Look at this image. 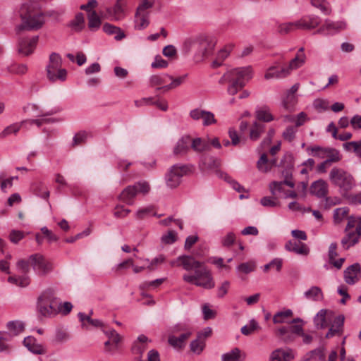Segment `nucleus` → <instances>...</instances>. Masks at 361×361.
<instances>
[{"instance_id":"052dcab7","label":"nucleus","mask_w":361,"mask_h":361,"mask_svg":"<svg viewBox=\"0 0 361 361\" xmlns=\"http://www.w3.org/2000/svg\"><path fill=\"white\" fill-rule=\"evenodd\" d=\"M153 207L149 206L145 208L139 209L136 212V218L138 219H142L151 215H155Z\"/></svg>"},{"instance_id":"09e8293b","label":"nucleus","mask_w":361,"mask_h":361,"mask_svg":"<svg viewBox=\"0 0 361 361\" xmlns=\"http://www.w3.org/2000/svg\"><path fill=\"white\" fill-rule=\"evenodd\" d=\"M298 102V98L295 94H286L283 99V106L288 111H292Z\"/></svg>"},{"instance_id":"37998d69","label":"nucleus","mask_w":361,"mask_h":361,"mask_svg":"<svg viewBox=\"0 0 361 361\" xmlns=\"http://www.w3.org/2000/svg\"><path fill=\"white\" fill-rule=\"evenodd\" d=\"M257 169L262 173H267L271 169L269 162V159L265 153H263L257 162Z\"/></svg>"},{"instance_id":"6ab92c4d","label":"nucleus","mask_w":361,"mask_h":361,"mask_svg":"<svg viewBox=\"0 0 361 361\" xmlns=\"http://www.w3.org/2000/svg\"><path fill=\"white\" fill-rule=\"evenodd\" d=\"M310 192L318 197H324L328 192V183L324 180H317L312 183Z\"/></svg>"},{"instance_id":"13d9d810","label":"nucleus","mask_w":361,"mask_h":361,"mask_svg":"<svg viewBox=\"0 0 361 361\" xmlns=\"http://www.w3.org/2000/svg\"><path fill=\"white\" fill-rule=\"evenodd\" d=\"M258 329H259V326L257 322L255 319H251L249 324L243 326L240 331L243 335L248 336Z\"/></svg>"},{"instance_id":"f257e3e1","label":"nucleus","mask_w":361,"mask_h":361,"mask_svg":"<svg viewBox=\"0 0 361 361\" xmlns=\"http://www.w3.org/2000/svg\"><path fill=\"white\" fill-rule=\"evenodd\" d=\"M16 266L18 270L24 273L25 275L18 277L9 276L8 281L22 288L27 287L30 283V277L26 275L30 267L39 276H44L53 270L52 263L39 253L31 255L27 260H18Z\"/></svg>"},{"instance_id":"b1692460","label":"nucleus","mask_w":361,"mask_h":361,"mask_svg":"<svg viewBox=\"0 0 361 361\" xmlns=\"http://www.w3.org/2000/svg\"><path fill=\"white\" fill-rule=\"evenodd\" d=\"M171 79V75L166 73L152 75L149 78V85L152 87H157V89L158 87L167 85Z\"/></svg>"},{"instance_id":"2f4dec72","label":"nucleus","mask_w":361,"mask_h":361,"mask_svg":"<svg viewBox=\"0 0 361 361\" xmlns=\"http://www.w3.org/2000/svg\"><path fill=\"white\" fill-rule=\"evenodd\" d=\"M188 74L183 75L176 78L171 76V79L170 80L169 84H167V85L158 87L157 90H161L164 92L170 90L174 89L180 85L182 83H183L186 80Z\"/></svg>"},{"instance_id":"5fc2aeb1","label":"nucleus","mask_w":361,"mask_h":361,"mask_svg":"<svg viewBox=\"0 0 361 361\" xmlns=\"http://www.w3.org/2000/svg\"><path fill=\"white\" fill-rule=\"evenodd\" d=\"M311 3L313 6L318 8L324 15L330 14L331 9L329 4L324 0H311Z\"/></svg>"},{"instance_id":"dca6fc26","label":"nucleus","mask_w":361,"mask_h":361,"mask_svg":"<svg viewBox=\"0 0 361 361\" xmlns=\"http://www.w3.org/2000/svg\"><path fill=\"white\" fill-rule=\"evenodd\" d=\"M361 267L358 263L349 266L344 271V280L350 285L355 284L358 280L360 275Z\"/></svg>"},{"instance_id":"0eeeda50","label":"nucleus","mask_w":361,"mask_h":361,"mask_svg":"<svg viewBox=\"0 0 361 361\" xmlns=\"http://www.w3.org/2000/svg\"><path fill=\"white\" fill-rule=\"evenodd\" d=\"M329 178L333 185L338 188L343 197H346L355 185L353 176L345 169L337 166L330 171Z\"/></svg>"},{"instance_id":"cd10ccee","label":"nucleus","mask_w":361,"mask_h":361,"mask_svg":"<svg viewBox=\"0 0 361 361\" xmlns=\"http://www.w3.org/2000/svg\"><path fill=\"white\" fill-rule=\"evenodd\" d=\"M6 328L12 336H18L25 330V324L22 321L13 320L6 324Z\"/></svg>"},{"instance_id":"f704fd0d","label":"nucleus","mask_w":361,"mask_h":361,"mask_svg":"<svg viewBox=\"0 0 361 361\" xmlns=\"http://www.w3.org/2000/svg\"><path fill=\"white\" fill-rule=\"evenodd\" d=\"M135 18V28L137 30L145 29L149 24V15L147 13L136 12Z\"/></svg>"},{"instance_id":"603ef678","label":"nucleus","mask_w":361,"mask_h":361,"mask_svg":"<svg viewBox=\"0 0 361 361\" xmlns=\"http://www.w3.org/2000/svg\"><path fill=\"white\" fill-rule=\"evenodd\" d=\"M8 334L5 331H1L0 336V353H8L11 345L8 343Z\"/></svg>"},{"instance_id":"de8ad7c7","label":"nucleus","mask_w":361,"mask_h":361,"mask_svg":"<svg viewBox=\"0 0 361 361\" xmlns=\"http://www.w3.org/2000/svg\"><path fill=\"white\" fill-rule=\"evenodd\" d=\"M241 350L238 348H235L231 351L224 353L221 356L222 361H240Z\"/></svg>"},{"instance_id":"473e14b6","label":"nucleus","mask_w":361,"mask_h":361,"mask_svg":"<svg viewBox=\"0 0 361 361\" xmlns=\"http://www.w3.org/2000/svg\"><path fill=\"white\" fill-rule=\"evenodd\" d=\"M102 20L95 11H91L88 15V28L95 32L100 28Z\"/></svg>"},{"instance_id":"4d7b16f0","label":"nucleus","mask_w":361,"mask_h":361,"mask_svg":"<svg viewBox=\"0 0 361 361\" xmlns=\"http://www.w3.org/2000/svg\"><path fill=\"white\" fill-rule=\"evenodd\" d=\"M310 359L313 361H325L326 355L324 353V348H319L310 351Z\"/></svg>"},{"instance_id":"c9c22d12","label":"nucleus","mask_w":361,"mask_h":361,"mask_svg":"<svg viewBox=\"0 0 361 361\" xmlns=\"http://www.w3.org/2000/svg\"><path fill=\"white\" fill-rule=\"evenodd\" d=\"M327 147H323L319 145L309 146L306 148V152L310 156L324 159Z\"/></svg>"},{"instance_id":"79ce46f5","label":"nucleus","mask_w":361,"mask_h":361,"mask_svg":"<svg viewBox=\"0 0 361 361\" xmlns=\"http://www.w3.org/2000/svg\"><path fill=\"white\" fill-rule=\"evenodd\" d=\"M78 316L80 321L82 323V325H85V322H87L88 324L95 327L104 326V324L101 320L92 319L90 315H86L82 312H79Z\"/></svg>"},{"instance_id":"72a5a7b5","label":"nucleus","mask_w":361,"mask_h":361,"mask_svg":"<svg viewBox=\"0 0 361 361\" xmlns=\"http://www.w3.org/2000/svg\"><path fill=\"white\" fill-rule=\"evenodd\" d=\"M68 26L75 32H80L85 27V18L82 13H78Z\"/></svg>"},{"instance_id":"20e7f679","label":"nucleus","mask_w":361,"mask_h":361,"mask_svg":"<svg viewBox=\"0 0 361 361\" xmlns=\"http://www.w3.org/2000/svg\"><path fill=\"white\" fill-rule=\"evenodd\" d=\"M345 317L343 314L336 315L329 310H320L314 318L317 329H324L329 326L325 335L326 338L341 336L343 333Z\"/></svg>"},{"instance_id":"e2e57ef3","label":"nucleus","mask_w":361,"mask_h":361,"mask_svg":"<svg viewBox=\"0 0 361 361\" xmlns=\"http://www.w3.org/2000/svg\"><path fill=\"white\" fill-rule=\"evenodd\" d=\"M20 127H21V123H13L11 125L7 126L6 128H5L4 129V130L1 133V135L4 136V137H6V136H8L12 133L16 134L20 130Z\"/></svg>"},{"instance_id":"9b49d317","label":"nucleus","mask_w":361,"mask_h":361,"mask_svg":"<svg viewBox=\"0 0 361 361\" xmlns=\"http://www.w3.org/2000/svg\"><path fill=\"white\" fill-rule=\"evenodd\" d=\"M189 171V167L186 165L175 164L170 169L166 175V183L171 188H177L181 182V178Z\"/></svg>"},{"instance_id":"4be33fe9","label":"nucleus","mask_w":361,"mask_h":361,"mask_svg":"<svg viewBox=\"0 0 361 361\" xmlns=\"http://www.w3.org/2000/svg\"><path fill=\"white\" fill-rule=\"evenodd\" d=\"M191 149L197 153L210 150L209 139H204L201 137L192 139L191 137Z\"/></svg>"},{"instance_id":"bf43d9fd","label":"nucleus","mask_w":361,"mask_h":361,"mask_svg":"<svg viewBox=\"0 0 361 361\" xmlns=\"http://www.w3.org/2000/svg\"><path fill=\"white\" fill-rule=\"evenodd\" d=\"M205 346V342L202 339L197 337L190 343V350L197 354L201 353Z\"/></svg>"},{"instance_id":"f8f14e48","label":"nucleus","mask_w":361,"mask_h":361,"mask_svg":"<svg viewBox=\"0 0 361 361\" xmlns=\"http://www.w3.org/2000/svg\"><path fill=\"white\" fill-rule=\"evenodd\" d=\"M346 27V23L344 21H332L327 19L315 33L326 36L334 35L345 30Z\"/></svg>"},{"instance_id":"774afa93","label":"nucleus","mask_w":361,"mask_h":361,"mask_svg":"<svg viewBox=\"0 0 361 361\" xmlns=\"http://www.w3.org/2000/svg\"><path fill=\"white\" fill-rule=\"evenodd\" d=\"M230 286L231 283L228 281L222 282L217 289V297L223 298L228 293Z\"/></svg>"},{"instance_id":"6e6552de","label":"nucleus","mask_w":361,"mask_h":361,"mask_svg":"<svg viewBox=\"0 0 361 361\" xmlns=\"http://www.w3.org/2000/svg\"><path fill=\"white\" fill-rule=\"evenodd\" d=\"M37 308L41 315L52 317L58 313L57 300L51 290L43 292L38 298Z\"/></svg>"},{"instance_id":"ddd939ff","label":"nucleus","mask_w":361,"mask_h":361,"mask_svg":"<svg viewBox=\"0 0 361 361\" xmlns=\"http://www.w3.org/2000/svg\"><path fill=\"white\" fill-rule=\"evenodd\" d=\"M39 40L38 36L23 37L18 42V52L24 56L33 53Z\"/></svg>"},{"instance_id":"7ed1b4c3","label":"nucleus","mask_w":361,"mask_h":361,"mask_svg":"<svg viewBox=\"0 0 361 361\" xmlns=\"http://www.w3.org/2000/svg\"><path fill=\"white\" fill-rule=\"evenodd\" d=\"M38 0H26L18 11L21 24L16 27L18 32L22 30H38L45 23V16L40 11Z\"/></svg>"},{"instance_id":"ea45409f","label":"nucleus","mask_w":361,"mask_h":361,"mask_svg":"<svg viewBox=\"0 0 361 361\" xmlns=\"http://www.w3.org/2000/svg\"><path fill=\"white\" fill-rule=\"evenodd\" d=\"M296 30H298L297 20L281 23L278 26V32L281 35H286Z\"/></svg>"},{"instance_id":"a211bd4d","label":"nucleus","mask_w":361,"mask_h":361,"mask_svg":"<svg viewBox=\"0 0 361 361\" xmlns=\"http://www.w3.org/2000/svg\"><path fill=\"white\" fill-rule=\"evenodd\" d=\"M304 50L305 49L303 47H300L298 49L295 58H293L289 62L288 65L286 66L290 74L293 70L299 68L305 63L306 56L304 53Z\"/></svg>"},{"instance_id":"5701e85b","label":"nucleus","mask_w":361,"mask_h":361,"mask_svg":"<svg viewBox=\"0 0 361 361\" xmlns=\"http://www.w3.org/2000/svg\"><path fill=\"white\" fill-rule=\"evenodd\" d=\"M62 59L61 56L55 52H53L49 56V63L47 66V75L53 77L51 70H62L61 68Z\"/></svg>"},{"instance_id":"6e6d98bb","label":"nucleus","mask_w":361,"mask_h":361,"mask_svg":"<svg viewBox=\"0 0 361 361\" xmlns=\"http://www.w3.org/2000/svg\"><path fill=\"white\" fill-rule=\"evenodd\" d=\"M105 335L109 338V339L111 341L112 345H114L115 347L118 345V344L121 342L122 338L121 335L117 333L114 329H109V330H103Z\"/></svg>"},{"instance_id":"a19ab883","label":"nucleus","mask_w":361,"mask_h":361,"mask_svg":"<svg viewBox=\"0 0 361 361\" xmlns=\"http://www.w3.org/2000/svg\"><path fill=\"white\" fill-rule=\"evenodd\" d=\"M256 117L259 121L264 122H270L274 120V116L266 106L258 109L256 111Z\"/></svg>"},{"instance_id":"423d86ee","label":"nucleus","mask_w":361,"mask_h":361,"mask_svg":"<svg viewBox=\"0 0 361 361\" xmlns=\"http://www.w3.org/2000/svg\"><path fill=\"white\" fill-rule=\"evenodd\" d=\"M215 47V41L204 35L186 39L183 44V51L188 54L192 51H195L197 61H201L208 56Z\"/></svg>"},{"instance_id":"864d4df0","label":"nucleus","mask_w":361,"mask_h":361,"mask_svg":"<svg viewBox=\"0 0 361 361\" xmlns=\"http://www.w3.org/2000/svg\"><path fill=\"white\" fill-rule=\"evenodd\" d=\"M53 77L47 75L49 80L51 82H56L57 80L65 81L67 77V71L66 69L62 70H51Z\"/></svg>"},{"instance_id":"4c0bfd02","label":"nucleus","mask_w":361,"mask_h":361,"mask_svg":"<svg viewBox=\"0 0 361 361\" xmlns=\"http://www.w3.org/2000/svg\"><path fill=\"white\" fill-rule=\"evenodd\" d=\"M124 0H117L113 7H111L110 11L114 12V18L116 21L122 20L125 17Z\"/></svg>"},{"instance_id":"f03ea898","label":"nucleus","mask_w":361,"mask_h":361,"mask_svg":"<svg viewBox=\"0 0 361 361\" xmlns=\"http://www.w3.org/2000/svg\"><path fill=\"white\" fill-rule=\"evenodd\" d=\"M180 267L186 271H194L193 274H185L183 280L185 282L194 284L205 289H212L215 286L210 271L203 264L190 255H180Z\"/></svg>"},{"instance_id":"2eb2a0df","label":"nucleus","mask_w":361,"mask_h":361,"mask_svg":"<svg viewBox=\"0 0 361 361\" xmlns=\"http://www.w3.org/2000/svg\"><path fill=\"white\" fill-rule=\"evenodd\" d=\"M220 166V160L211 156L204 155L201 157L200 162V168L202 171H212L215 170L217 175L220 177L219 172H221L218 170Z\"/></svg>"},{"instance_id":"9d476101","label":"nucleus","mask_w":361,"mask_h":361,"mask_svg":"<svg viewBox=\"0 0 361 361\" xmlns=\"http://www.w3.org/2000/svg\"><path fill=\"white\" fill-rule=\"evenodd\" d=\"M25 111H34L36 112L35 114L37 117H41L37 119H32L28 121L30 125H36L38 127H40L44 123H53L56 121V119L52 118H45V116H51L55 114H57L61 111V109L59 107H55L50 111H47V113H43L42 110L39 109V107L35 104H29L26 106L24 107Z\"/></svg>"},{"instance_id":"f3484780","label":"nucleus","mask_w":361,"mask_h":361,"mask_svg":"<svg viewBox=\"0 0 361 361\" xmlns=\"http://www.w3.org/2000/svg\"><path fill=\"white\" fill-rule=\"evenodd\" d=\"M285 249L300 255L307 256L310 253V248L305 243L293 240H288L286 243Z\"/></svg>"},{"instance_id":"393cba45","label":"nucleus","mask_w":361,"mask_h":361,"mask_svg":"<svg viewBox=\"0 0 361 361\" xmlns=\"http://www.w3.org/2000/svg\"><path fill=\"white\" fill-rule=\"evenodd\" d=\"M345 233L346 234L341 239V243L343 248L347 250L350 247L357 244L360 238H359L357 235H356V233H354L353 231H348Z\"/></svg>"},{"instance_id":"680f3d73","label":"nucleus","mask_w":361,"mask_h":361,"mask_svg":"<svg viewBox=\"0 0 361 361\" xmlns=\"http://www.w3.org/2000/svg\"><path fill=\"white\" fill-rule=\"evenodd\" d=\"M296 133L297 128L295 126H288L283 133V137L290 142L295 139Z\"/></svg>"},{"instance_id":"aec40b11","label":"nucleus","mask_w":361,"mask_h":361,"mask_svg":"<svg viewBox=\"0 0 361 361\" xmlns=\"http://www.w3.org/2000/svg\"><path fill=\"white\" fill-rule=\"evenodd\" d=\"M190 148L191 137L189 135H184L177 142L173 149V153L176 155L185 154Z\"/></svg>"},{"instance_id":"49530a36","label":"nucleus","mask_w":361,"mask_h":361,"mask_svg":"<svg viewBox=\"0 0 361 361\" xmlns=\"http://www.w3.org/2000/svg\"><path fill=\"white\" fill-rule=\"evenodd\" d=\"M284 185H286V183L283 181H274L269 184V189L271 194L274 196L282 194L283 197H284V192H286L287 190H285Z\"/></svg>"},{"instance_id":"7c9ffc66","label":"nucleus","mask_w":361,"mask_h":361,"mask_svg":"<svg viewBox=\"0 0 361 361\" xmlns=\"http://www.w3.org/2000/svg\"><path fill=\"white\" fill-rule=\"evenodd\" d=\"M324 159L331 166L334 163L339 162L342 159V155L339 150L333 147H327Z\"/></svg>"},{"instance_id":"8fccbe9b","label":"nucleus","mask_w":361,"mask_h":361,"mask_svg":"<svg viewBox=\"0 0 361 361\" xmlns=\"http://www.w3.org/2000/svg\"><path fill=\"white\" fill-rule=\"evenodd\" d=\"M349 209L348 207L337 208L334 212V219L335 223H341L345 217L348 218Z\"/></svg>"},{"instance_id":"3c124183","label":"nucleus","mask_w":361,"mask_h":361,"mask_svg":"<svg viewBox=\"0 0 361 361\" xmlns=\"http://www.w3.org/2000/svg\"><path fill=\"white\" fill-rule=\"evenodd\" d=\"M70 339V335L68 331L61 328H58L55 332L54 341L57 343H63Z\"/></svg>"},{"instance_id":"c03bdc74","label":"nucleus","mask_w":361,"mask_h":361,"mask_svg":"<svg viewBox=\"0 0 361 361\" xmlns=\"http://www.w3.org/2000/svg\"><path fill=\"white\" fill-rule=\"evenodd\" d=\"M219 173L220 174V178L224 179L226 182H228L235 191H237L238 192L245 191V189L244 188L243 186H242L235 180L233 179L227 173H224V172H219Z\"/></svg>"},{"instance_id":"0e129e2a","label":"nucleus","mask_w":361,"mask_h":361,"mask_svg":"<svg viewBox=\"0 0 361 361\" xmlns=\"http://www.w3.org/2000/svg\"><path fill=\"white\" fill-rule=\"evenodd\" d=\"M166 260V257L163 255H159V256L156 257L151 261L149 260V259H145L144 261L149 263V265L147 267V268L149 270L154 269L155 266H157L158 264H160Z\"/></svg>"},{"instance_id":"bb28decb","label":"nucleus","mask_w":361,"mask_h":361,"mask_svg":"<svg viewBox=\"0 0 361 361\" xmlns=\"http://www.w3.org/2000/svg\"><path fill=\"white\" fill-rule=\"evenodd\" d=\"M191 332L187 331L182 334L180 336H169L168 341L171 345L174 348H182L185 341L190 336Z\"/></svg>"},{"instance_id":"1a4fd4ad","label":"nucleus","mask_w":361,"mask_h":361,"mask_svg":"<svg viewBox=\"0 0 361 361\" xmlns=\"http://www.w3.org/2000/svg\"><path fill=\"white\" fill-rule=\"evenodd\" d=\"M150 190V186L145 181L137 182L132 185H128L118 196L120 201L127 204L132 205L134 203V199L138 193L147 194Z\"/></svg>"},{"instance_id":"69168bd1","label":"nucleus","mask_w":361,"mask_h":361,"mask_svg":"<svg viewBox=\"0 0 361 361\" xmlns=\"http://www.w3.org/2000/svg\"><path fill=\"white\" fill-rule=\"evenodd\" d=\"M202 120V124L204 126L215 124L217 122L216 119L214 117V114L212 112L208 111H206V112L204 113Z\"/></svg>"},{"instance_id":"a18cd8bd","label":"nucleus","mask_w":361,"mask_h":361,"mask_svg":"<svg viewBox=\"0 0 361 361\" xmlns=\"http://www.w3.org/2000/svg\"><path fill=\"white\" fill-rule=\"evenodd\" d=\"M272 357L278 361H289L293 358V356L290 351L278 349L273 352Z\"/></svg>"},{"instance_id":"e433bc0d","label":"nucleus","mask_w":361,"mask_h":361,"mask_svg":"<svg viewBox=\"0 0 361 361\" xmlns=\"http://www.w3.org/2000/svg\"><path fill=\"white\" fill-rule=\"evenodd\" d=\"M293 313L290 309L277 312L273 317L274 324H282L287 322V319L293 316Z\"/></svg>"},{"instance_id":"412c9836","label":"nucleus","mask_w":361,"mask_h":361,"mask_svg":"<svg viewBox=\"0 0 361 361\" xmlns=\"http://www.w3.org/2000/svg\"><path fill=\"white\" fill-rule=\"evenodd\" d=\"M290 73L286 66L277 68L276 66H271L267 70L264 75L267 80L269 79H281L288 76Z\"/></svg>"},{"instance_id":"338daca9","label":"nucleus","mask_w":361,"mask_h":361,"mask_svg":"<svg viewBox=\"0 0 361 361\" xmlns=\"http://www.w3.org/2000/svg\"><path fill=\"white\" fill-rule=\"evenodd\" d=\"M282 176L284 178V180H283V182H284L286 185L289 186L291 188H293L295 184L292 180V169L288 168L283 171Z\"/></svg>"},{"instance_id":"4468645a","label":"nucleus","mask_w":361,"mask_h":361,"mask_svg":"<svg viewBox=\"0 0 361 361\" xmlns=\"http://www.w3.org/2000/svg\"><path fill=\"white\" fill-rule=\"evenodd\" d=\"M320 23V18L314 15L304 16L297 20L298 30H312L317 27Z\"/></svg>"},{"instance_id":"a878e982","label":"nucleus","mask_w":361,"mask_h":361,"mask_svg":"<svg viewBox=\"0 0 361 361\" xmlns=\"http://www.w3.org/2000/svg\"><path fill=\"white\" fill-rule=\"evenodd\" d=\"M233 48V44H229L221 49L216 56V59L212 62V67L217 68L221 66L223 61L229 56Z\"/></svg>"},{"instance_id":"c85d7f7f","label":"nucleus","mask_w":361,"mask_h":361,"mask_svg":"<svg viewBox=\"0 0 361 361\" xmlns=\"http://www.w3.org/2000/svg\"><path fill=\"white\" fill-rule=\"evenodd\" d=\"M304 296L306 299L312 301H320L324 298L322 290L318 286H312L304 293Z\"/></svg>"},{"instance_id":"39448f33","label":"nucleus","mask_w":361,"mask_h":361,"mask_svg":"<svg viewBox=\"0 0 361 361\" xmlns=\"http://www.w3.org/2000/svg\"><path fill=\"white\" fill-rule=\"evenodd\" d=\"M251 78L252 70L250 66L236 68L225 73L219 79V82L221 85L231 83L227 91L229 94L234 95L245 85Z\"/></svg>"},{"instance_id":"c756f323","label":"nucleus","mask_w":361,"mask_h":361,"mask_svg":"<svg viewBox=\"0 0 361 361\" xmlns=\"http://www.w3.org/2000/svg\"><path fill=\"white\" fill-rule=\"evenodd\" d=\"M102 28L104 32L107 35H111L115 34L116 35L114 38L116 40H121L126 36L120 27L114 26L110 23H104Z\"/></svg>"},{"instance_id":"58836bf2","label":"nucleus","mask_w":361,"mask_h":361,"mask_svg":"<svg viewBox=\"0 0 361 361\" xmlns=\"http://www.w3.org/2000/svg\"><path fill=\"white\" fill-rule=\"evenodd\" d=\"M265 125L255 122L250 129V137L252 140H257L259 138L262 133H264Z\"/></svg>"}]
</instances>
